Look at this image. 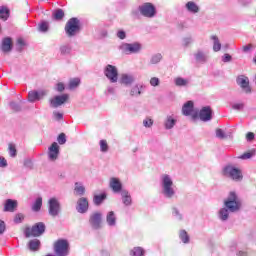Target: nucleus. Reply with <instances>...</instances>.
Segmentation results:
<instances>
[{"mask_svg":"<svg viewBox=\"0 0 256 256\" xmlns=\"http://www.w3.org/2000/svg\"><path fill=\"white\" fill-rule=\"evenodd\" d=\"M67 101H69V94H62L50 99V105L51 107L57 108L64 105V103H67Z\"/></svg>","mask_w":256,"mask_h":256,"instance_id":"9b49d317","label":"nucleus"},{"mask_svg":"<svg viewBox=\"0 0 256 256\" xmlns=\"http://www.w3.org/2000/svg\"><path fill=\"white\" fill-rule=\"evenodd\" d=\"M105 199H107V194H105V193L100 194V195H95L94 203H95V205H101L103 203V201H105Z\"/></svg>","mask_w":256,"mask_h":256,"instance_id":"2f4dec72","label":"nucleus"},{"mask_svg":"<svg viewBox=\"0 0 256 256\" xmlns=\"http://www.w3.org/2000/svg\"><path fill=\"white\" fill-rule=\"evenodd\" d=\"M139 11L143 17H148L149 19L157 15V9L155 8V5L149 2L139 6Z\"/></svg>","mask_w":256,"mask_h":256,"instance_id":"423d86ee","label":"nucleus"},{"mask_svg":"<svg viewBox=\"0 0 256 256\" xmlns=\"http://www.w3.org/2000/svg\"><path fill=\"white\" fill-rule=\"evenodd\" d=\"M253 157V152H245L239 158L240 159H251Z\"/></svg>","mask_w":256,"mask_h":256,"instance_id":"603ef678","label":"nucleus"},{"mask_svg":"<svg viewBox=\"0 0 256 256\" xmlns=\"http://www.w3.org/2000/svg\"><path fill=\"white\" fill-rule=\"evenodd\" d=\"M145 253V251L143 250V248L141 247H135L132 251H131V255L132 256H143Z\"/></svg>","mask_w":256,"mask_h":256,"instance_id":"58836bf2","label":"nucleus"},{"mask_svg":"<svg viewBox=\"0 0 256 256\" xmlns=\"http://www.w3.org/2000/svg\"><path fill=\"white\" fill-rule=\"evenodd\" d=\"M13 49V39L11 37H5L1 43V50L3 53H10Z\"/></svg>","mask_w":256,"mask_h":256,"instance_id":"a211bd4d","label":"nucleus"},{"mask_svg":"<svg viewBox=\"0 0 256 256\" xmlns=\"http://www.w3.org/2000/svg\"><path fill=\"white\" fill-rule=\"evenodd\" d=\"M59 157V144L57 142H53L51 146L48 148V159L50 161H57Z\"/></svg>","mask_w":256,"mask_h":256,"instance_id":"ddd939ff","label":"nucleus"},{"mask_svg":"<svg viewBox=\"0 0 256 256\" xmlns=\"http://www.w3.org/2000/svg\"><path fill=\"white\" fill-rule=\"evenodd\" d=\"M90 224L94 229H99L101 227V213L95 212L90 216Z\"/></svg>","mask_w":256,"mask_h":256,"instance_id":"aec40b11","label":"nucleus"},{"mask_svg":"<svg viewBox=\"0 0 256 256\" xmlns=\"http://www.w3.org/2000/svg\"><path fill=\"white\" fill-rule=\"evenodd\" d=\"M216 137H218V139H225V132L223 131V129H216Z\"/></svg>","mask_w":256,"mask_h":256,"instance_id":"09e8293b","label":"nucleus"},{"mask_svg":"<svg viewBox=\"0 0 256 256\" xmlns=\"http://www.w3.org/2000/svg\"><path fill=\"white\" fill-rule=\"evenodd\" d=\"M45 223L38 222L34 224L32 227H26L24 230L25 237H41L43 233H45Z\"/></svg>","mask_w":256,"mask_h":256,"instance_id":"f03ea898","label":"nucleus"},{"mask_svg":"<svg viewBox=\"0 0 256 256\" xmlns=\"http://www.w3.org/2000/svg\"><path fill=\"white\" fill-rule=\"evenodd\" d=\"M121 196H122V201L124 205H126L127 207L131 205V203H133V200L131 199V194H129L127 190H123L121 192Z\"/></svg>","mask_w":256,"mask_h":256,"instance_id":"4be33fe9","label":"nucleus"},{"mask_svg":"<svg viewBox=\"0 0 256 256\" xmlns=\"http://www.w3.org/2000/svg\"><path fill=\"white\" fill-rule=\"evenodd\" d=\"M52 17L55 21H61L65 17V12L63 9H57L52 13Z\"/></svg>","mask_w":256,"mask_h":256,"instance_id":"a878e982","label":"nucleus"},{"mask_svg":"<svg viewBox=\"0 0 256 256\" xmlns=\"http://www.w3.org/2000/svg\"><path fill=\"white\" fill-rule=\"evenodd\" d=\"M162 185H163V191L164 195H166L169 199L175 195V190H173V180H171V177L169 175L165 174L162 177Z\"/></svg>","mask_w":256,"mask_h":256,"instance_id":"39448f33","label":"nucleus"},{"mask_svg":"<svg viewBox=\"0 0 256 256\" xmlns=\"http://www.w3.org/2000/svg\"><path fill=\"white\" fill-rule=\"evenodd\" d=\"M0 167H7V160L0 156Z\"/></svg>","mask_w":256,"mask_h":256,"instance_id":"13d9d810","label":"nucleus"},{"mask_svg":"<svg viewBox=\"0 0 256 256\" xmlns=\"http://www.w3.org/2000/svg\"><path fill=\"white\" fill-rule=\"evenodd\" d=\"M224 174L226 175V177H230V179H232L233 181L243 180V173L239 168L228 166L224 169Z\"/></svg>","mask_w":256,"mask_h":256,"instance_id":"0eeeda50","label":"nucleus"},{"mask_svg":"<svg viewBox=\"0 0 256 256\" xmlns=\"http://www.w3.org/2000/svg\"><path fill=\"white\" fill-rule=\"evenodd\" d=\"M39 29H40V31H43L45 33L46 31L49 30V23H47V22L40 23Z\"/></svg>","mask_w":256,"mask_h":256,"instance_id":"49530a36","label":"nucleus"},{"mask_svg":"<svg viewBox=\"0 0 256 256\" xmlns=\"http://www.w3.org/2000/svg\"><path fill=\"white\" fill-rule=\"evenodd\" d=\"M60 51H61V53L65 54V53H69L70 49L67 46H62L60 48Z\"/></svg>","mask_w":256,"mask_h":256,"instance_id":"e2e57ef3","label":"nucleus"},{"mask_svg":"<svg viewBox=\"0 0 256 256\" xmlns=\"http://www.w3.org/2000/svg\"><path fill=\"white\" fill-rule=\"evenodd\" d=\"M172 213L176 215V217H179V219H182V216L180 215L179 210H177V208H173Z\"/></svg>","mask_w":256,"mask_h":256,"instance_id":"0e129e2a","label":"nucleus"},{"mask_svg":"<svg viewBox=\"0 0 256 256\" xmlns=\"http://www.w3.org/2000/svg\"><path fill=\"white\" fill-rule=\"evenodd\" d=\"M117 37L119 39H125V37H127V35L125 34V31H118Z\"/></svg>","mask_w":256,"mask_h":256,"instance_id":"bf43d9fd","label":"nucleus"},{"mask_svg":"<svg viewBox=\"0 0 256 256\" xmlns=\"http://www.w3.org/2000/svg\"><path fill=\"white\" fill-rule=\"evenodd\" d=\"M104 74L111 83H117L119 79V71L117 70V67L108 64L104 69Z\"/></svg>","mask_w":256,"mask_h":256,"instance_id":"1a4fd4ad","label":"nucleus"},{"mask_svg":"<svg viewBox=\"0 0 256 256\" xmlns=\"http://www.w3.org/2000/svg\"><path fill=\"white\" fill-rule=\"evenodd\" d=\"M54 253L57 256L69 255V241L66 239H58L53 244Z\"/></svg>","mask_w":256,"mask_h":256,"instance_id":"20e7f679","label":"nucleus"},{"mask_svg":"<svg viewBox=\"0 0 256 256\" xmlns=\"http://www.w3.org/2000/svg\"><path fill=\"white\" fill-rule=\"evenodd\" d=\"M182 113L186 117L191 116L192 119H197V117H199V114L195 112L193 101H188L183 105Z\"/></svg>","mask_w":256,"mask_h":256,"instance_id":"9d476101","label":"nucleus"},{"mask_svg":"<svg viewBox=\"0 0 256 256\" xmlns=\"http://www.w3.org/2000/svg\"><path fill=\"white\" fill-rule=\"evenodd\" d=\"M66 34L75 37L81 31V22L77 18H70L65 25Z\"/></svg>","mask_w":256,"mask_h":256,"instance_id":"7ed1b4c3","label":"nucleus"},{"mask_svg":"<svg viewBox=\"0 0 256 256\" xmlns=\"http://www.w3.org/2000/svg\"><path fill=\"white\" fill-rule=\"evenodd\" d=\"M187 83H189V81L187 79L181 78V77H177L175 79V85L177 87H185L187 85Z\"/></svg>","mask_w":256,"mask_h":256,"instance_id":"f704fd0d","label":"nucleus"},{"mask_svg":"<svg viewBox=\"0 0 256 256\" xmlns=\"http://www.w3.org/2000/svg\"><path fill=\"white\" fill-rule=\"evenodd\" d=\"M74 191H75L76 195H85V186H83L79 182H76Z\"/></svg>","mask_w":256,"mask_h":256,"instance_id":"c756f323","label":"nucleus"},{"mask_svg":"<svg viewBox=\"0 0 256 256\" xmlns=\"http://www.w3.org/2000/svg\"><path fill=\"white\" fill-rule=\"evenodd\" d=\"M237 256H247V252L240 251Z\"/></svg>","mask_w":256,"mask_h":256,"instance_id":"774afa93","label":"nucleus"},{"mask_svg":"<svg viewBox=\"0 0 256 256\" xmlns=\"http://www.w3.org/2000/svg\"><path fill=\"white\" fill-rule=\"evenodd\" d=\"M81 85V79L79 78H72L69 81L68 87L69 89L73 90V89H77V87Z\"/></svg>","mask_w":256,"mask_h":256,"instance_id":"cd10ccee","label":"nucleus"},{"mask_svg":"<svg viewBox=\"0 0 256 256\" xmlns=\"http://www.w3.org/2000/svg\"><path fill=\"white\" fill-rule=\"evenodd\" d=\"M77 204H78L77 206L78 213H87V211L89 210V200H87V198L85 197L80 198Z\"/></svg>","mask_w":256,"mask_h":256,"instance_id":"6ab92c4d","label":"nucleus"},{"mask_svg":"<svg viewBox=\"0 0 256 256\" xmlns=\"http://www.w3.org/2000/svg\"><path fill=\"white\" fill-rule=\"evenodd\" d=\"M179 237L183 243H189V234H187V231L181 230Z\"/></svg>","mask_w":256,"mask_h":256,"instance_id":"e433bc0d","label":"nucleus"},{"mask_svg":"<svg viewBox=\"0 0 256 256\" xmlns=\"http://www.w3.org/2000/svg\"><path fill=\"white\" fill-rule=\"evenodd\" d=\"M246 139L247 141H253V139H255V134L253 132H248L246 134Z\"/></svg>","mask_w":256,"mask_h":256,"instance_id":"4d7b16f0","label":"nucleus"},{"mask_svg":"<svg viewBox=\"0 0 256 256\" xmlns=\"http://www.w3.org/2000/svg\"><path fill=\"white\" fill-rule=\"evenodd\" d=\"M47 95V91L41 90L40 92L37 91H30L28 93V101L30 103H35V101H39L40 99H43Z\"/></svg>","mask_w":256,"mask_h":256,"instance_id":"dca6fc26","label":"nucleus"},{"mask_svg":"<svg viewBox=\"0 0 256 256\" xmlns=\"http://www.w3.org/2000/svg\"><path fill=\"white\" fill-rule=\"evenodd\" d=\"M41 207H43V198L39 197L32 205V210H34L35 212L41 211Z\"/></svg>","mask_w":256,"mask_h":256,"instance_id":"c85d7f7f","label":"nucleus"},{"mask_svg":"<svg viewBox=\"0 0 256 256\" xmlns=\"http://www.w3.org/2000/svg\"><path fill=\"white\" fill-rule=\"evenodd\" d=\"M100 151L102 153H107V151H109V144L107 143V140H100Z\"/></svg>","mask_w":256,"mask_h":256,"instance_id":"4c0bfd02","label":"nucleus"},{"mask_svg":"<svg viewBox=\"0 0 256 256\" xmlns=\"http://www.w3.org/2000/svg\"><path fill=\"white\" fill-rule=\"evenodd\" d=\"M229 61H231V55L225 54L224 57H223V62L224 63H229Z\"/></svg>","mask_w":256,"mask_h":256,"instance_id":"680f3d73","label":"nucleus"},{"mask_svg":"<svg viewBox=\"0 0 256 256\" xmlns=\"http://www.w3.org/2000/svg\"><path fill=\"white\" fill-rule=\"evenodd\" d=\"M133 81H135V79L133 78V76L128 75V74H122L121 78H120V83L122 85H131V83H133Z\"/></svg>","mask_w":256,"mask_h":256,"instance_id":"5701e85b","label":"nucleus"},{"mask_svg":"<svg viewBox=\"0 0 256 256\" xmlns=\"http://www.w3.org/2000/svg\"><path fill=\"white\" fill-rule=\"evenodd\" d=\"M175 123H177L175 119H173L172 117H168L165 122L166 129H173V127H175Z\"/></svg>","mask_w":256,"mask_h":256,"instance_id":"c9c22d12","label":"nucleus"},{"mask_svg":"<svg viewBox=\"0 0 256 256\" xmlns=\"http://www.w3.org/2000/svg\"><path fill=\"white\" fill-rule=\"evenodd\" d=\"M109 185H110V189H112L114 193H121L123 189V184L121 183V180H119V178H115V177L110 178Z\"/></svg>","mask_w":256,"mask_h":256,"instance_id":"f3484780","label":"nucleus"},{"mask_svg":"<svg viewBox=\"0 0 256 256\" xmlns=\"http://www.w3.org/2000/svg\"><path fill=\"white\" fill-rule=\"evenodd\" d=\"M243 107H245V104L236 103V104H233L232 109H235L236 111H241L243 110Z\"/></svg>","mask_w":256,"mask_h":256,"instance_id":"3c124183","label":"nucleus"},{"mask_svg":"<svg viewBox=\"0 0 256 256\" xmlns=\"http://www.w3.org/2000/svg\"><path fill=\"white\" fill-rule=\"evenodd\" d=\"M56 91H58V93H63V91H65V84L63 82L57 83Z\"/></svg>","mask_w":256,"mask_h":256,"instance_id":"de8ad7c7","label":"nucleus"},{"mask_svg":"<svg viewBox=\"0 0 256 256\" xmlns=\"http://www.w3.org/2000/svg\"><path fill=\"white\" fill-rule=\"evenodd\" d=\"M54 117L55 119H57L58 121L63 119V114L59 113V112H54Z\"/></svg>","mask_w":256,"mask_h":256,"instance_id":"69168bd1","label":"nucleus"},{"mask_svg":"<svg viewBox=\"0 0 256 256\" xmlns=\"http://www.w3.org/2000/svg\"><path fill=\"white\" fill-rule=\"evenodd\" d=\"M243 51L245 52V53H247V51H251V49H253V44H248V45H246V46H243Z\"/></svg>","mask_w":256,"mask_h":256,"instance_id":"052dcab7","label":"nucleus"},{"mask_svg":"<svg viewBox=\"0 0 256 256\" xmlns=\"http://www.w3.org/2000/svg\"><path fill=\"white\" fill-rule=\"evenodd\" d=\"M12 109H15V111H21V108L19 107V105L15 104V103H11L10 104Z\"/></svg>","mask_w":256,"mask_h":256,"instance_id":"338daca9","label":"nucleus"},{"mask_svg":"<svg viewBox=\"0 0 256 256\" xmlns=\"http://www.w3.org/2000/svg\"><path fill=\"white\" fill-rule=\"evenodd\" d=\"M48 213L51 217H57L61 213V203L55 197L48 200Z\"/></svg>","mask_w":256,"mask_h":256,"instance_id":"6e6552de","label":"nucleus"},{"mask_svg":"<svg viewBox=\"0 0 256 256\" xmlns=\"http://www.w3.org/2000/svg\"><path fill=\"white\" fill-rule=\"evenodd\" d=\"M186 9H187V11H189L190 13H199V6L196 5V3L193 2V1H189V2L186 4Z\"/></svg>","mask_w":256,"mask_h":256,"instance_id":"393cba45","label":"nucleus"},{"mask_svg":"<svg viewBox=\"0 0 256 256\" xmlns=\"http://www.w3.org/2000/svg\"><path fill=\"white\" fill-rule=\"evenodd\" d=\"M196 61H198L199 63H203V62L207 61V57L205 56V54L203 52H198L196 54Z\"/></svg>","mask_w":256,"mask_h":256,"instance_id":"37998d69","label":"nucleus"},{"mask_svg":"<svg viewBox=\"0 0 256 256\" xmlns=\"http://www.w3.org/2000/svg\"><path fill=\"white\" fill-rule=\"evenodd\" d=\"M23 219H25V216H23V214H16L14 218V223H21Z\"/></svg>","mask_w":256,"mask_h":256,"instance_id":"864d4df0","label":"nucleus"},{"mask_svg":"<svg viewBox=\"0 0 256 256\" xmlns=\"http://www.w3.org/2000/svg\"><path fill=\"white\" fill-rule=\"evenodd\" d=\"M59 145H65L67 143V136L65 133H60L57 137Z\"/></svg>","mask_w":256,"mask_h":256,"instance_id":"79ce46f5","label":"nucleus"},{"mask_svg":"<svg viewBox=\"0 0 256 256\" xmlns=\"http://www.w3.org/2000/svg\"><path fill=\"white\" fill-rule=\"evenodd\" d=\"M8 150L10 153V157H17V148L15 147V145L13 143H10L8 145Z\"/></svg>","mask_w":256,"mask_h":256,"instance_id":"ea45409f","label":"nucleus"},{"mask_svg":"<svg viewBox=\"0 0 256 256\" xmlns=\"http://www.w3.org/2000/svg\"><path fill=\"white\" fill-rule=\"evenodd\" d=\"M139 51H141V44H139V43L125 45L126 53H139Z\"/></svg>","mask_w":256,"mask_h":256,"instance_id":"412c9836","label":"nucleus"},{"mask_svg":"<svg viewBox=\"0 0 256 256\" xmlns=\"http://www.w3.org/2000/svg\"><path fill=\"white\" fill-rule=\"evenodd\" d=\"M161 59H163V56L161 54H155L154 56H152L150 63L152 65H157V63H159Z\"/></svg>","mask_w":256,"mask_h":256,"instance_id":"a19ab883","label":"nucleus"},{"mask_svg":"<svg viewBox=\"0 0 256 256\" xmlns=\"http://www.w3.org/2000/svg\"><path fill=\"white\" fill-rule=\"evenodd\" d=\"M159 83H160V80H159V78H157V77H152V78L150 79V85H151L152 87H159Z\"/></svg>","mask_w":256,"mask_h":256,"instance_id":"a18cd8bd","label":"nucleus"},{"mask_svg":"<svg viewBox=\"0 0 256 256\" xmlns=\"http://www.w3.org/2000/svg\"><path fill=\"white\" fill-rule=\"evenodd\" d=\"M237 85L243 89L246 93H251V86L249 85V77L240 75L236 79Z\"/></svg>","mask_w":256,"mask_h":256,"instance_id":"f8f14e48","label":"nucleus"},{"mask_svg":"<svg viewBox=\"0 0 256 256\" xmlns=\"http://www.w3.org/2000/svg\"><path fill=\"white\" fill-rule=\"evenodd\" d=\"M17 51H22L23 47H25V40L23 38H19L16 42Z\"/></svg>","mask_w":256,"mask_h":256,"instance_id":"c03bdc74","label":"nucleus"},{"mask_svg":"<svg viewBox=\"0 0 256 256\" xmlns=\"http://www.w3.org/2000/svg\"><path fill=\"white\" fill-rule=\"evenodd\" d=\"M9 15H10L9 8H7V6H1L0 7V19H2V21H7V19H9Z\"/></svg>","mask_w":256,"mask_h":256,"instance_id":"b1692460","label":"nucleus"},{"mask_svg":"<svg viewBox=\"0 0 256 256\" xmlns=\"http://www.w3.org/2000/svg\"><path fill=\"white\" fill-rule=\"evenodd\" d=\"M211 39L214 41L213 49L214 51H221V42L217 36H211Z\"/></svg>","mask_w":256,"mask_h":256,"instance_id":"72a5a7b5","label":"nucleus"},{"mask_svg":"<svg viewBox=\"0 0 256 256\" xmlns=\"http://www.w3.org/2000/svg\"><path fill=\"white\" fill-rule=\"evenodd\" d=\"M17 207H19V202L13 199H7L4 204L3 211L5 213H15L17 211Z\"/></svg>","mask_w":256,"mask_h":256,"instance_id":"4468645a","label":"nucleus"},{"mask_svg":"<svg viewBox=\"0 0 256 256\" xmlns=\"http://www.w3.org/2000/svg\"><path fill=\"white\" fill-rule=\"evenodd\" d=\"M144 127H153V120L151 118H146L143 120Z\"/></svg>","mask_w":256,"mask_h":256,"instance_id":"8fccbe9b","label":"nucleus"},{"mask_svg":"<svg viewBox=\"0 0 256 256\" xmlns=\"http://www.w3.org/2000/svg\"><path fill=\"white\" fill-rule=\"evenodd\" d=\"M199 117L201 121H211L213 119V110L211 106H205L200 110Z\"/></svg>","mask_w":256,"mask_h":256,"instance_id":"2eb2a0df","label":"nucleus"},{"mask_svg":"<svg viewBox=\"0 0 256 256\" xmlns=\"http://www.w3.org/2000/svg\"><path fill=\"white\" fill-rule=\"evenodd\" d=\"M141 93V90L139 89V86H134L131 90V95H139Z\"/></svg>","mask_w":256,"mask_h":256,"instance_id":"5fc2aeb1","label":"nucleus"},{"mask_svg":"<svg viewBox=\"0 0 256 256\" xmlns=\"http://www.w3.org/2000/svg\"><path fill=\"white\" fill-rule=\"evenodd\" d=\"M5 222L3 220H0V235H3L5 233Z\"/></svg>","mask_w":256,"mask_h":256,"instance_id":"6e6d98bb","label":"nucleus"},{"mask_svg":"<svg viewBox=\"0 0 256 256\" xmlns=\"http://www.w3.org/2000/svg\"><path fill=\"white\" fill-rule=\"evenodd\" d=\"M39 247H41V241L34 239L29 242V249L31 251H38Z\"/></svg>","mask_w":256,"mask_h":256,"instance_id":"bb28decb","label":"nucleus"},{"mask_svg":"<svg viewBox=\"0 0 256 256\" xmlns=\"http://www.w3.org/2000/svg\"><path fill=\"white\" fill-rule=\"evenodd\" d=\"M224 207L231 213H235L241 209V199L237 196V193L230 192L226 200H224Z\"/></svg>","mask_w":256,"mask_h":256,"instance_id":"f257e3e1","label":"nucleus"},{"mask_svg":"<svg viewBox=\"0 0 256 256\" xmlns=\"http://www.w3.org/2000/svg\"><path fill=\"white\" fill-rule=\"evenodd\" d=\"M106 221H107L108 225H110V226L115 225V223L117 221V219L115 218V212L110 211L107 215Z\"/></svg>","mask_w":256,"mask_h":256,"instance_id":"7c9ffc66","label":"nucleus"},{"mask_svg":"<svg viewBox=\"0 0 256 256\" xmlns=\"http://www.w3.org/2000/svg\"><path fill=\"white\" fill-rule=\"evenodd\" d=\"M219 217H220L221 221H227V219H229V209H227V208L220 209Z\"/></svg>","mask_w":256,"mask_h":256,"instance_id":"473e14b6","label":"nucleus"}]
</instances>
